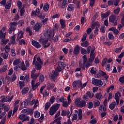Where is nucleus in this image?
Segmentation results:
<instances>
[{"mask_svg": "<svg viewBox=\"0 0 124 124\" xmlns=\"http://www.w3.org/2000/svg\"><path fill=\"white\" fill-rule=\"evenodd\" d=\"M65 67V64L62 62H58V65L55 70L49 75V78L52 82H55L56 79L59 76V71H62Z\"/></svg>", "mask_w": 124, "mask_h": 124, "instance_id": "f257e3e1", "label": "nucleus"}, {"mask_svg": "<svg viewBox=\"0 0 124 124\" xmlns=\"http://www.w3.org/2000/svg\"><path fill=\"white\" fill-rule=\"evenodd\" d=\"M60 106V104H54L52 107H51L50 108V110L49 111V115H50V116H53L55 114H56V112H57V111L59 110Z\"/></svg>", "mask_w": 124, "mask_h": 124, "instance_id": "f03ea898", "label": "nucleus"}, {"mask_svg": "<svg viewBox=\"0 0 124 124\" xmlns=\"http://www.w3.org/2000/svg\"><path fill=\"white\" fill-rule=\"evenodd\" d=\"M92 83L93 85L98 87H101L102 86H105L106 84L104 83V79H96L94 78L92 79Z\"/></svg>", "mask_w": 124, "mask_h": 124, "instance_id": "7ed1b4c3", "label": "nucleus"}, {"mask_svg": "<svg viewBox=\"0 0 124 124\" xmlns=\"http://www.w3.org/2000/svg\"><path fill=\"white\" fill-rule=\"evenodd\" d=\"M18 25V22H13L10 23V28H9V33H12V31H15L16 27Z\"/></svg>", "mask_w": 124, "mask_h": 124, "instance_id": "20e7f679", "label": "nucleus"}, {"mask_svg": "<svg viewBox=\"0 0 124 124\" xmlns=\"http://www.w3.org/2000/svg\"><path fill=\"white\" fill-rule=\"evenodd\" d=\"M44 35L46 38H50V37H54L55 33H54V31H52V30L48 29L45 31Z\"/></svg>", "mask_w": 124, "mask_h": 124, "instance_id": "39448f33", "label": "nucleus"}, {"mask_svg": "<svg viewBox=\"0 0 124 124\" xmlns=\"http://www.w3.org/2000/svg\"><path fill=\"white\" fill-rule=\"evenodd\" d=\"M42 64H43V62L41 61L40 57H38L35 65L36 69H37V70H40L41 67H42L41 66Z\"/></svg>", "mask_w": 124, "mask_h": 124, "instance_id": "423d86ee", "label": "nucleus"}, {"mask_svg": "<svg viewBox=\"0 0 124 124\" xmlns=\"http://www.w3.org/2000/svg\"><path fill=\"white\" fill-rule=\"evenodd\" d=\"M109 22L113 24V26H117V16L115 15H111L109 17Z\"/></svg>", "mask_w": 124, "mask_h": 124, "instance_id": "0eeeda50", "label": "nucleus"}, {"mask_svg": "<svg viewBox=\"0 0 124 124\" xmlns=\"http://www.w3.org/2000/svg\"><path fill=\"white\" fill-rule=\"evenodd\" d=\"M73 86L74 90H77V89L82 87V82L80 80L74 81L73 82Z\"/></svg>", "mask_w": 124, "mask_h": 124, "instance_id": "6e6552de", "label": "nucleus"}, {"mask_svg": "<svg viewBox=\"0 0 124 124\" xmlns=\"http://www.w3.org/2000/svg\"><path fill=\"white\" fill-rule=\"evenodd\" d=\"M94 50H95V48H94V47H93L92 48L91 52L90 53V58L89 59L88 61L90 62H93L95 58V55L94 54Z\"/></svg>", "mask_w": 124, "mask_h": 124, "instance_id": "1a4fd4ad", "label": "nucleus"}, {"mask_svg": "<svg viewBox=\"0 0 124 124\" xmlns=\"http://www.w3.org/2000/svg\"><path fill=\"white\" fill-rule=\"evenodd\" d=\"M8 101V100L5 99V97L2 96L0 100V114L1 113V110L3 109V106L4 104H1Z\"/></svg>", "mask_w": 124, "mask_h": 124, "instance_id": "9d476101", "label": "nucleus"}, {"mask_svg": "<svg viewBox=\"0 0 124 124\" xmlns=\"http://www.w3.org/2000/svg\"><path fill=\"white\" fill-rule=\"evenodd\" d=\"M19 119L22 121V122H29L30 117L27 116L26 114H21L19 116Z\"/></svg>", "mask_w": 124, "mask_h": 124, "instance_id": "9b49d317", "label": "nucleus"}, {"mask_svg": "<svg viewBox=\"0 0 124 124\" xmlns=\"http://www.w3.org/2000/svg\"><path fill=\"white\" fill-rule=\"evenodd\" d=\"M42 27L41 23L38 22L33 27V30L36 32H38L40 31V29Z\"/></svg>", "mask_w": 124, "mask_h": 124, "instance_id": "f8f14e48", "label": "nucleus"}, {"mask_svg": "<svg viewBox=\"0 0 124 124\" xmlns=\"http://www.w3.org/2000/svg\"><path fill=\"white\" fill-rule=\"evenodd\" d=\"M31 84L32 89V90H33V91H34V90H36V89H37V87H38V86L40 85V83H39V82H37V83L35 84V79H32Z\"/></svg>", "mask_w": 124, "mask_h": 124, "instance_id": "ddd939ff", "label": "nucleus"}, {"mask_svg": "<svg viewBox=\"0 0 124 124\" xmlns=\"http://www.w3.org/2000/svg\"><path fill=\"white\" fill-rule=\"evenodd\" d=\"M30 104L31 105H33V104H34L33 106L34 109L36 108V107H38V105H39V103L38 102V100H35V99L30 101Z\"/></svg>", "mask_w": 124, "mask_h": 124, "instance_id": "4468645a", "label": "nucleus"}, {"mask_svg": "<svg viewBox=\"0 0 124 124\" xmlns=\"http://www.w3.org/2000/svg\"><path fill=\"white\" fill-rule=\"evenodd\" d=\"M122 96V95L120 93V92H117V93H115L114 98L116 100L117 105H119V103H120V97Z\"/></svg>", "mask_w": 124, "mask_h": 124, "instance_id": "2eb2a0df", "label": "nucleus"}, {"mask_svg": "<svg viewBox=\"0 0 124 124\" xmlns=\"http://www.w3.org/2000/svg\"><path fill=\"white\" fill-rule=\"evenodd\" d=\"M32 45L35 47V48H37V49H39V48H41V45L39 44L38 42H36V41L32 40L31 41Z\"/></svg>", "mask_w": 124, "mask_h": 124, "instance_id": "dca6fc26", "label": "nucleus"}, {"mask_svg": "<svg viewBox=\"0 0 124 124\" xmlns=\"http://www.w3.org/2000/svg\"><path fill=\"white\" fill-rule=\"evenodd\" d=\"M40 14V9L38 8L35 11L33 10L31 13V16H38Z\"/></svg>", "mask_w": 124, "mask_h": 124, "instance_id": "f3484780", "label": "nucleus"}, {"mask_svg": "<svg viewBox=\"0 0 124 124\" xmlns=\"http://www.w3.org/2000/svg\"><path fill=\"white\" fill-rule=\"evenodd\" d=\"M23 37H24V31H20L17 35L16 41H19V40L23 38Z\"/></svg>", "mask_w": 124, "mask_h": 124, "instance_id": "a211bd4d", "label": "nucleus"}, {"mask_svg": "<svg viewBox=\"0 0 124 124\" xmlns=\"http://www.w3.org/2000/svg\"><path fill=\"white\" fill-rule=\"evenodd\" d=\"M79 52L80 47H79V46L77 45L74 49L73 53L74 55H76L77 56V55H78V54H79Z\"/></svg>", "mask_w": 124, "mask_h": 124, "instance_id": "6ab92c4d", "label": "nucleus"}, {"mask_svg": "<svg viewBox=\"0 0 124 124\" xmlns=\"http://www.w3.org/2000/svg\"><path fill=\"white\" fill-rule=\"evenodd\" d=\"M16 36L15 35L11 36V40L10 41V45H14V44H16Z\"/></svg>", "mask_w": 124, "mask_h": 124, "instance_id": "aec40b11", "label": "nucleus"}, {"mask_svg": "<svg viewBox=\"0 0 124 124\" xmlns=\"http://www.w3.org/2000/svg\"><path fill=\"white\" fill-rule=\"evenodd\" d=\"M95 98L98 99V100H101L103 98V95H102V93H96L95 95Z\"/></svg>", "mask_w": 124, "mask_h": 124, "instance_id": "412c9836", "label": "nucleus"}, {"mask_svg": "<svg viewBox=\"0 0 124 124\" xmlns=\"http://www.w3.org/2000/svg\"><path fill=\"white\" fill-rule=\"evenodd\" d=\"M109 31H113V32H114L116 35H118V34H119V32H120V31H119L118 29L116 28V27L111 28L109 29Z\"/></svg>", "mask_w": 124, "mask_h": 124, "instance_id": "4be33fe9", "label": "nucleus"}, {"mask_svg": "<svg viewBox=\"0 0 124 124\" xmlns=\"http://www.w3.org/2000/svg\"><path fill=\"white\" fill-rule=\"evenodd\" d=\"M19 68L21 69V70H23V71L27 70V67L25 65L24 62H21V64H19Z\"/></svg>", "mask_w": 124, "mask_h": 124, "instance_id": "5701e85b", "label": "nucleus"}, {"mask_svg": "<svg viewBox=\"0 0 124 124\" xmlns=\"http://www.w3.org/2000/svg\"><path fill=\"white\" fill-rule=\"evenodd\" d=\"M66 5H67V0H64L62 1V3L61 4L60 8L63 9Z\"/></svg>", "mask_w": 124, "mask_h": 124, "instance_id": "b1692460", "label": "nucleus"}, {"mask_svg": "<svg viewBox=\"0 0 124 124\" xmlns=\"http://www.w3.org/2000/svg\"><path fill=\"white\" fill-rule=\"evenodd\" d=\"M53 88H55V84L53 83H48L47 85V90H52Z\"/></svg>", "mask_w": 124, "mask_h": 124, "instance_id": "393cba45", "label": "nucleus"}, {"mask_svg": "<svg viewBox=\"0 0 124 124\" xmlns=\"http://www.w3.org/2000/svg\"><path fill=\"white\" fill-rule=\"evenodd\" d=\"M75 6L73 4H70L68 5L67 10L68 11H73L74 10V8Z\"/></svg>", "mask_w": 124, "mask_h": 124, "instance_id": "a878e982", "label": "nucleus"}, {"mask_svg": "<svg viewBox=\"0 0 124 124\" xmlns=\"http://www.w3.org/2000/svg\"><path fill=\"white\" fill-rule=\"evenodd\" d=\"M8 55H9L8 52L6 51L5 53H1V57H2L4 60H7V58H8Z\"/></svg>", "mask_w": 124, "mask_h": 124, "instance_id": "bb28decb", "label": "nucleus"}, {"mask_svg": "<svg viewBox=\"0 0 124 124\" xmlns=\"http://www.w3.org/2000/svg\"><path fill=\"white\" fill-rule=\"evenodd\" d=\"M116 105H117L116 102H113L109 106V108L110 109V110H114V109H115V107H116Z\"/></svg>", "mask_w": 124, "mask_h": 124, "instance_id": "cd10ccee", "label": "nucleus"}, {"mask_svg": "<svg viewBox=\"0 0 124 124\" xmlns=\"http://www.w3.org/2000/svg\"><path fill=\"white\" fill-rule=\"evenodd\" d=\"M99 26H100V24H99V23L96 22L92 24L91 28L92 30H94V28H95V27L96 28V27H97L98 28H99Z\"/></svg>", "mask_w": 124, "mask_h": 124, "instance_id": "c85d7f7f", "label": "nucleus"}, {"mask_svg": "<svg viewBox=\"0 0 124 124\" xmlns=\"http://www.w3.org/2000/svg\"><path fill=\"white\" fill-rule=\"evenodd\" d=\"M49 38H46V39H41L40 40V42L42 43V45H45L47 42H48V39Z\"/></svg>", "mask_w": 124, "mask_h": 124, "instance_id": "c756f323", "label": "nucleus"}, {"mask_svg": "<svg viewBox=\"0 0 124 124\" xmlns=\"http://www.w3.org/2000/svg\"><path fill=\"white\" fill-rule=\"evenodd\" d=\"M49 10V4L48 3H45L44 4V6L43 7V10L46 12H47Z\"/></svg>", "mask_w": 124, "mask_h": 124, "instance_id": "7c9ffc66", "label": "nucleus"}, {"mask_svg": "<svg viewBox=\"0 0 124 124\" xmlns=\"http://www.w3.org/2000/svg\"><path fill=\"white\" fill-rule=\"evenodd\" d=\"M21 63V60L16 59L13 62L14 65H19Z\"/></svg>", "mask_w": 124, "mask_h": 124, "instance_id": "2f4dec72", "label": "nucleus"}, {"mask_svg": "<svg viewBox=\"0 0 124 124\" xmlns=\"http://www.w3.org/2000/svg\"><path fill=\"white\" fill-rule=\"evenodd\" d=\"M99 112H105L106 111V108L103 106V105H101L99 107Z\"/></svg>", "mask_w": 124, "mask_h": 124, "instance_id": "473e14b6", "label": "nucleus"}, {"mask_svg": "<svg viewBox=\"0 0 124 124\" xmlns=\"http://www.w3.org/2000/svg\"><path fill=\"white\" fill-rule=\"evenodd\" d=\"M60 24L62 29H64V28H65V20L63 19H61Z\"/></svg>", "mask_w": 124, "mask_h": 124, "instance_id": "72a5a7b5", "label": "nucleus"}, {"mask_svg": "<svg viewBox=\"0 0 124 124\" xmlns=\"http://www.w3.org/2000/svg\"><path fill=\"white\" fill-rule=\"evenodd\" d=\"M1 119H5V121H6V112L5 111L0 114V120H1Z\"/></svg>", "mask_w": 124, "mask_h": 124, "instance_id": "f704fd0d", "label": "nucleus"}, {"mask_svg": "<svg viewBox=\"0 0 124 124\" xmlns=\"http://www.w3.org/2000/svg\"><path fill=\"white\" fill-rule=\"evenodd\" d=\"M39 74H40V73H38L37 74H31V78H32L33 80H35L36 79V78H37L38 76H39Z\"/></svg>", "mask_w": 124, "mask_h": 124, "instance_id": "c9c22d12", "label": "nucleus"}, {"mask_svg": "<svg viewBox=\"0 0 124 124\" xmlns=\"http://www.w3.org/2000/svg\"><path fill=\"white\" fill-rule=\"evenodd\" d=\"M78 114L79 120H82V118H83V117L82 114V109L81 108H79L78 109Z\"/></svg>", "mask_w": 124, "mask_h": 124, "instance_id": "e433bc0d", "label": "nucleus"}, {"mask_svg": "<svg viewBox=\"0 0 124 124\" xmlns=\"http://www.w3.org/2000/svg\"><path fill=\"white\" fill-rule=\"evenodd\" d=\"M109 15H110V13L106 12L104 14H101V16L103 19H104V18H106V17H108V16H109Z\"/></svg>", "mask_w": 124, "mask_h": 124, "instance_id": "4c0bfd02", "label": "nucleus"}, {"mask_svg": "<svg viewBox=\"0 0 124 124\" xmlns=\"http://www.w3.org/2000/svg\"><path fill=\"white\" fill-rule=\"evenodd\" d=\"M17 76H16V74L14 73L13 75L11 77V81L14 82Z\"/></svg>", "mask_w": 124, "mask_h": 124, "instance_id": "58836bf2", "label": "nucleus"}, {"mask_svg": "<svg viewBox=\"0 0 124 124\" xmlns=\"http://www.w3.org/2000/svg\"><path fill=\"white\" fill-rule=\"evenodd\" d=\"M86 105V102L84 101H80V102L79 103V105H78V107H80V108H82L84 107Z\"/></svg>", "mask_w": 124, "mask_h": 124, "instance_id": "ea45409f", "label": "nucleus"}, {"mask_svg": "<svg viewBox=\"0 0 124 124\" xmlns=\"http://www.w3.org/2000/svg\"><path fill=\"white\" fill-rule=\"evenodd\" d=\"M55 120L53 121V124H56V123H62L61 120H62V117L60 116L59 117L55 118Z\"/></svg>", "mask_w": 124, "mask_h": 124, "instance_id": "a19ab883", "label": "nucleus"}, {"mask_svg": "<svg viewBox=\"0 0 124 124\" xmlns=\"http://www.w3.org/2000/svg\"><path fill=\"white\" fill-rule=\"evenodd\" d=\"M81 45L82 47H88L90 44L88 42V41H86L85 42L81 43Z\"/></svg>", "mask_w": 124, "mask_h": 124, "instance_id": "79ce46f5", "label": "nucleus"}, {"mask_svg": "<svg viewBox=\"0 0 124 124\" xmlns=\"http://www.w3.org/2000/svg\"><path fill=\"white\" fill-rule=\"evenodd\" d=\"M84 64H85V68L88 69V68H89V67H90V66H92V62H90V61H88Z\"/></svg>", "mask_w": 124, "mask_h": 124, "instance_id": "37998d69", "label": "nucleus"}, {"mask_svg": "<svg viewBox=\"0 0 124 124\" xmlns=\"http://www.w3.org/2000/svg\"><path fill=\"white\" fill-rule=\"evenodd\" d=\"M50 106H51V104L49 102L46 103L45 105V110L47 111Z\"/></svg>", "mask_w": 124, "mask_h": 124, "instance_id": "c03bdc74", "label": "nucleus"}, {"mask_svg": "<svg viewBox=\"0 0 124 124\" xmlns=\"http://www.w3.org/2000/svg\"><path fill=\"white\" fill-rule=\"evenodd\" d=\"M5 38V32L3 33L2 31H0V39H4Z\"/></svg>", "mask_w": 124, "mask_h": 124, "instance_id": "a18cd8bd", "label": "nucleus"}, {"mask_svg": "<svg viewBox=\"0 0 124 124\" xmlns=\"http://www.w3.org/2000/svg\"><path fill=\"white\" fill-rule=\"evenodd\" d=\"M4 6L5 9H9L11 7V3L10 2H7Z\"/></svg>", "mask_w": 124, "mask_h": 124, "instance_id": "49530a36", "label": "nucleus"}, {"mask_svg": "<svg viewBox=\"0 0 124 124\" xmlns=\"http://www.w3.org/2000/svg\"><path fill=\"white\" fill-rule=\"evenodd\" d=\"M34 117L36 119H38L39 117H40V113L38 111H35L34 113Z\"/></svg>", "mask_w": 124, "mask_h": 124, "instance_id": "de8ad7c7", "label": "nucleus"}, {"mask_svg": "<svg viewBox=\"0 0 124 124\" xmlns=\"http://www.w3.org/2000/svg\"><path fill=\"white\" fill-rule=\"evenodd\" d=\"M97 75L99 77H100V76H104V75H106V73H105L102 71H99V74H97Z\"/></svg>", "mask_w": 124, "mask_h": 124, "instance_id": "09e8293b", "label": "nucleus"}, {"mask_svg": "<svg viewBox=\"0 0 124 124\" xmlns=\"http://www.w3.org/2000/svg\"><path fill=\"white\" fill-rule=\"evenodd\" d=\"M87 96H88V97L92 98V97H93L94 94L93 93H91L90 92H87L85 94Z\"/></svg>", "mask_w": 124, "mask_h": 124, "instance_id": "8fccbe9b", "label": "nucleus"}, {"mask_svg": "<svg viewBox=\"0 0 124 124\" xmlns=\"http://www.w3.org/2000/svg\"><path fill=\"white\" fill-rule=\"evenodd\" d=\"M45 78L44 77V76L43 75H41L39 77V82H44Z\"/></svg>", "mask_w": 124, "mask_h": 124, "instance_id": "3c124183", "label": "nucleus"}, {"mask_svg": "<svg viewBox=\"0 0 124 124\" xmlns=\"http://www.w3.org/2000/svg\"><path fill=\"white\" fill-rule=\"evenodd\" d=\"M29 92V88H25L24 89H23L22 91V94H26V93H28Z\"/></svg>", "mask_w": 124, "mask_h": 124, "instance_id": "603ef678", "label": "nucleus"}, {"mask_svg": "<svg viewBox=\"0 0 124 124\" xmlns=\"http://www.w3.org/2000/svg\"><path fill=\"white\" fill-rule=\"evenodd\" d=\"M120 10H121V9H120L119 7L115 9L114 10V13L115 15H119V13H120Z\"/></svg>", "mask_w": 124, "mask_h": 124, "instance_id": "864d4df0", "label": "nucleus"}, {"mask_svg": "<svg viewBox=\"0 0 124 124\" xmlns=\"http://www.w3.org/2000/svg\"><path fill=\"white\" fill-rule=\"evenodd\" d=\"M17 4L19 9H21L22 8L23 4L22 3V2H21V1H18L17 2Z\"/></svg>", "mask_w": 124, "mask_h": 124, "instance_id": "5fc2aeb1", "label": "nucleus"}, {"mask_svg": "<svg viewBox=\"0 0 124 124\" xmlns=\"http://www.w3.org/2000/svg\"><path fill=\"white\" fill-rule=\"evenodd\" d=\"M19 88L20 90H22L24 87H25V82L23 81H19Z\"/></svg>", "mask_w": 124, "mask_h": 124, "instance_id": "6e6d98bb", "label": "nucleus"}, {"mask_svg": "<svg viewBox=\"0 0 124 124\" xmlns=\"http://www.w3.org/2000/svg\"><path fill=\"white\" fill-rule=\"evenodd\" d=\"M6 70H7V65H5L1 69L0 72H5V71H6Z\"/></svg>", "mask_w": 124, "mask_h": 124, "instance_id": "4d7b16f0", "label": "nucleus"}, {"mask_svg": "<svg viewBox=\"0 0 124 124\" xmlns=\"http://www.w3.org/2000/svg\"><path fill=\"white\" fill-rule=\"evenodd\" d=\"M80 52L82 55H86L87 54V50L83 47L81 48Z\"/></svg>", "mask_w": 124, "mask_h": 124, "instance_id": "13d9d810", "label": "nucleus"}, {"mask_svg": "<svg viewBox=\"0 0 124 124\" xmlns=\"http://www.w3.org/2000/svg\"><path fill=\"white\" fill-rule=\"evenodd\" d=\"M24 23H25V21H24V20H20L18 21V22L17 23V24L19 27H22V26L24 25Z\"/></svg>", "mask_w": 124, "mask_h": 124, "instance_id": "bf43d9fd", "label": "nucleus"}, {"mask_svg": "<svg viewBox=\"0 0 124 124\" xmlns=\"http://www.w3.org/2000/svg\"><path fill=\"white\" fill-rule=\"evenodd\" d=\"M55 101H56V98H55V96H52L50 98V102L51 103V104H53Z\"/></svg>", "mask_w": 124, "mask_h": 124, "instance_id": "052dcab7", "label": "nucleus"}, {"mask_svg": "<svg viewBox=\"0 0 124 124\" xmlns=\"http://www.w3.org/2000/svg\"><path fill=\"white\" fill-rule=\"evenodd\" d=\"M107 61H108V59L107 58L104 59V60H103L102 62V65L103 66H105V65L108 62Z\"/></svg>", "mask_w": 124, "mask_h": 124, "instance_id": "680f3d73", "label": "nucleus"}, {"mask_svg": "<svg viewBox=\"0 0 124 124\" xmlns=\"http://www.w3.org/2000/svg\"><path fill=\"white\" fill-rule=\"evenodd\" d=\"M80 102H81V101H80V99H77L75 101V105H76V106L78 107L79 104H80Z\"/></svg>", "mask_w": 124, "mask_h": 124, "instance_id": "e2e57ef3", "label": "nucleus"}, {"mask_svg": "<svg viewBox=\"0 0 124 124\" xmlns=\"http://www.w3.org/2000/svg\"><path fill=\"white\" fill-rule=\"evenodd\" d=\"M66 115H67V111L64 110H62V113H61V116L65 117V116H66Z\"/></svg>", "mask_w": 124, "mask_h": 124, "instance_id": "0e129e2a", "label": "nucleus"}, {"mask_svg": "<svg viewBox=\"0 0 124 124\" xmlns=\"http://www.w3.org/2000/svg\"><path fill=\"white\" fill-rule=\"evenodd\" d=\"M19 18H20V16L18 15H16L14 18L12 19V21L14 22H16V21L19 20Z\"/></svg>", "mask_w": 124, "mask_h": 124, "instance_id": "69168bd1", "label": "nucleus"}, {"mask_svg": "<svg viewBox=\"0 0 124 124\" xmlns=\"http://www.w3.org/2000/svg\"><path fill=\"white\" fill-rule=\"evenodd\" d=\"M96 123H97L96 118H94L90 121V124H95Z\"/></svg>", "mask_w": 124, "mask_h": 124, "instance_id": "338daca9", "label": "nucleus"}, {"mask_svg": "<svg viewBox=\"0 0 124 124\" xmlns=\"http://www.w3.org/2000/svg\"><path fill=\"white\" fill-rule=\"evenodd\" d=\"M122 49H123V47L121 46L120 48H117L115 49V53H120L122 51Z\"/></svg>", "mask_w": 124, "mask_h": 124, "instance_id": "774afa93", "label": "nucleus"}]
</instances>
